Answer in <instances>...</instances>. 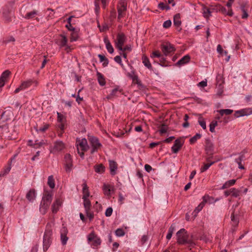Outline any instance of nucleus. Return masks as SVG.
I'll use <instances>...</instances> for the list:
<instances>
[{
    "label": "nucleus",
    "instance_id": "f257e3e1",
    "mask_svg": "<svg viewBox=\"0 0 252 252\" xmlns=\"http://www.w3.org/2000/svg\"><path fill=\"white\" fill-rule=\"evenodd\" d=\"M52 229L51 225L48 223L46 226V229L43 236V250L46 252L50 247L52 242Z\"/></svg>",
    "mask_w": 252,
    "mask_h": 252
},
{
    "label": "nucleus",
    "instance_id": "f03ea898",
    "mask_svg": "<svg viewBox=\"0 0 252 252\" xmlns=\"http://www.w3.org/2000/svg\"><path fill=\"white\" fill-rule=\"evenodd\" d=\"M13 112L11 110L4 111L1 115L0 119V128H7V124L5 122L8 120L11 119L13 117Z\"/></svg>",
    "mask_w": 252,
    "mask_h": 252
},
{
    "label": "nucleus",
    "instance_id": "7ed1b4c3",
    "mask_svg": "<svg viewBox=\"0 0 252 252\" xmlns=\"http://www.w3.org/2000/svg\"><path fill=\"white\" fill-rule=\"evenodd\" d=\"M32 85H34L35 87L37 86L38 82L37 80L33 79H29L25 81H23L20 86L17 88L15 91L14 93L17 94L20 91L24 90L30 87Z\"/></svg>",
    "mask_w": 252,
    "mask_h": 252
},
{
    "label": "nucleus",
    "instance_id": "20e7f679",
    "mask_svg": "<svg viewBox=\"0 0 252 252\" xmlns=\"http://www.w3.org/2000/svg\"><path fill=\"white\" fill-rule=\"evenodd\" d=\"M78 153L81 157H83L84 154L83 151H87L88 149L87 141L85 138L76 141Z\"/></svg>",
    "mask_w": 252,
    "mask_h": 252
},
{
    "label": "nucleus",
    "instance_id": "39448f33",
    "mask_svg": "<svg viewBox=\"0 0 252 252\" xmlns=\"http://www.w3.org/2000/svg\"><path fill=\"white\" fill-rule=\"evenodd\" d=\"M89 243L93 242L92 246L94 249L97 248L98 246L100 245L101 241L94 231L90 233L87 237Z\"/></svg>",
    "mask_w": 252,
    "mask_h": 252
},
{
    "label": "nucleus",
    "instance_id": "423d86ee",
    "mask_svg": "<svg viewBox=\"0 0 252 252\" xmlns=\"http://www.w3.org/2000/svg\"><path fill=\"white\" fill-rule=\"evenodd\" d=\"M127 9V5L125 0H121L117 6L118 9V19L120 20L124 18L126 14V11Z\"/></svg>",
    "mask_w": 252,
    "mask_h": 252
},
{
    "label": "nucleus",
    "instance_id": "0eeeda50",
    "mask_svg": "<svg viewBox=\"0 0 252 252\" xmlns=\"http://www.w3.org/2000/svg\"><path fill=\"white\" fill-rule=\"evenodd\" d=\"M177 242L180 244L188 243V235L187 231L184 228L180 229L177 232Z\"/></svg>",
    "mask_w": 252,
    "mask_h": 252
},
{
    "label": "nucleus",
    "instance_id": "6e6552de",
    "mask_svg": "<svg viewBox=\"0 0 252 252\" xmlns=\"http://www.w3.org/2000/svg\"><path fill=\"white\" fill-rule=\"evenodd\" d=\"M89 142L92 149L91 150V153L93 154L94 152H96L101 147V144L99 142V140L97 138L94 136H91L89 139Z\"/></svg>",
    "mask_w": 252,
    "mask_h": 252
},
{
    "label": "nucleus",
    "instance_id": "1a4fd4ad",
    "mask_svg": "<svg viewBox=\"0 0 252 252\" xmlns=\"http://www.w3.org/2000/svg\"><path fill=\"white\" fill-rule=\"evenodd\" d=\"M126 37L125 34L123 32L118 33L117 38L115 40L116 47L119 50H122L124 43L126 41Z\"/></svg>",
    "mask_w": 252,
    "mask_h": 252
},
{
    "label": "nucleus",
    "instance_id": "9d476101",
    "mask_svg": "<svg viewBox=\"0 0 252 252\" xmlns=\"http://www.w3.org/2000/svg\"><path fill=\"white\" fill-rule=\"evenodd\" d=\"M72 159L70 154H66L64 156V167L66 172H70L72 169Z\"/></svg>",
    "mask_w": 252,
    "mask_h": 252
},
{
    "label": "nucleus",
    "instance_id": "9b49d317",
    "mask_svg": "<svg viewBox=\"0 0 252 252\" xmlns=\"http://www.w3.org/2000/svg\"><path fill=\"white\" fill-rule=\"evenodd\" d=\"M161 50L165 56L175 51V49L174 46L169 42L163 44L161 46Z\"/></svg>",
    "mask_w": 252,
    "mask_h": 252
},
{
    "label": "nucleus",
    "instance_id": "f8f14e48",
    "mask_svg": "<svg viewBox=\"0 0 252 252\" xmlns=\"http://www.w3.org/2000/svg\"><path fill=\"white\" fill-rule=\"evenodd\" d=\"M67 42V38L65 35L63 34L59 35L56 43L59 45L60 48H63L66 45Z\"/></svg>",
    "mask_w": 252,
    "mask_h": 252
},
{
    "label": "nucleus",
    "instance_id": "ddd939ff",
    "mask_svg": "<svg viewBox=\"0 0 252 252\" xmlns=\"http://www.w3.org/2000/svg\"><path fill=\"white\" fill-rule=\"evenodd\" d=\"M68 230L66 227H63L61 229V239L63 245H65L68 241V238L67 236Z\"/></svg>",
    "mask_w": 252,
    "mask_h": 252
},
{
    "label": "nucleus",
    "instance_id": "4468645a",
    "mask_svg": "<svg viewBox=\"0 0 252 252\" xmlns=\"http://www.w3.org/2000/svg\"><path fill=\"white\" fill-rule=\"evenodd\" d=\"M184 142L180 139H176L174 144L171 148L172 151L173 153H177L183 145Z\"/></svg>",
    "mask_w": 252,
    "mask_h": 252
},
{
    "label": "nucleus",
    "instance_id": "2eb2a0df",
    "mask_svg": "<svg viewBox=\"0 0 252 252\" xmlns=\"http://www.w3.org/2000/svg\"><path fill=\"white\" fill-rule=\"evenodd\" d=\"M180 19L181 16L179 13L176 14L174 16L173 24L179 32H180L182 30V28L180 27V26L182 23Z\"/></svg>",
    "mask_w": 252,
    "mask_h": 252
},
{
    "label": "nucleus",
    "instance_id": "dca6fc26",
    "mask_svg": "<svg viewBox=\"0 0 252 252\" xmlns=\"http://www.w3.org/2000/svg\"><path fill=\"white\" fill-rule=\"evenodd\" d=\"M64 148V144L62 141H57L55 142L52 149L53 152H60Z\"/></svg>",
    "mask_w": 252,
    "mask_h": 252
},
{
    "label": "nucleus",
    "instance_id": "f3484780",
    "mask_svg": "<svg viewBox=\"0 0 252 252\" xmlns=\"http://www.w3.org/2000/svg\"><path fill=\"white\" fill-rule=\"evenodd\" d=\"M52 196L53 195L51 193L45 192L43 194L41 202L50 205L52 200Z\"/></svg>",
    "mask_w": 252,
    "mask_h": 252
},
{
    "label": "nucleus",
    "instance_id": "a211bd4d",
    "mask_svg": "<svg viewBox=\"0 0 252 252\" xmlns=\"http://www.w3.org/2000/svg\"><path fill=\"white\" fill-rule=\"evenodd\" d=\"M109 168L110 170V174L112 175H115L116 174V171L118 168V164L114 160H109Z\"/></svg>",
    "mask_w": 252,
    "mask_h": 252
},
{
    "label": "nucleus",
    "instance_id": "6ab92c4d",
    "mask_svg": "<svg viewBox=\"0 0 252 252\" xmlns=\"http://www.w3.org/2000/svg\"><path fill=\"white\" fill-rule=\"evenodd\" d=\"M26 198L30 202H33L36 197V192L34 189H31L26 194Z\"/></svg>",
    "mask_w": 252,
    "mask_h": 252
},
{
    "label": "nucleus",
    "instance_id": "aec40b11",
    "mask_svg": "<svg viewBox=\"0 0 252 252\" xmlns=\"http://www.w3.org/2000/svg\"><path fill=\"white\" fill-rule=\"evenodd\" d=\"M205 150L208 154H211L214 150V145L209 139H207L205 142Z\"/></svg>",
    "mask_w": 252,
    "mask_h": 252
},
{
    "label": "nucleus",
    "instance_id": "412c9836",
    "mask_svg": "<svg viewBox=\"0 0 252 252\" xmlns=\"http://www.w3.org/2000/svg\"><path fill=\"white\" fill-rule=\"evenodd\" d=\"M190 57L189 55H187L184 56L183 58H182L180 60H179L176 63V65L177 66H181L186 64L189 63L190 61Z\"/></svg>",
    "mask_w": 252,
    "mask_h": 252
},
{
    "label": "nucleus",
    "instance_id": "4be33fe9",
    "mask_svg": "<svg viewBox=\"0 0 252 252\" xmlns=\"http://www.w3.org/2000/svg\"><path fill=\"white\" fill-rule=\"evenodd\" d=\"M61 204L62 201L60 199H57L55 200L52 206V211L53 213H56L58 212Z\"/></svg>",
    "mask_w": 252,
    "mask_h": 252
},
{
    "label": "nucleus",
    "instance_id": "5701e85b",
    "mask_svg": "<svg viewBox=\"0 0 252 252\" xmlns=\"http://www.w3.org/2000/svg\"><path fill=\"white\" fill-rule=\"evenodd\" d=\"M203 201H202L194 210L193 213H194V217H195L197 214L203 209L207 202L205 196L203 197Z\"/></svg>",
    "mask_w": 252,
    "mask_h": 252
},
{
    "label": "nucleus",
    "instance_id": "b1692460",
    "mask_svg": "<svg viewBox=\"0 0 252 252\" xmlns=\"http://www.w3.org/2000/svg\"><path fill=\"white\" fill-rule=\"evenodd\" d=\"M82 187H83L82 191H83V193L82 198L83 199L88 198V197L90 196V192L89 190L88 187L87 186V183L85 181L82 184Z\"/></svg>",
    "mask_w": 252,
    "mask_h": 252
},
{
    "label": "nucleus",
    "instance_id": "393cba45",
    "mask_svg": "<svg viewBox=\"0 0 252 252\" xmlns=\"http://www.w3.org/2000/svg\"><path fill=\"white\" fill-rule=\"evenodd\" d=\"M103 40L108 52L110 54L113 53L114 52V49L107 37H105Z\"/></svg>",
    "mask_w": 252,
    "mask_h": 252
},
{
    "label": "nucleus",
    "instance_id": "a878e982",
    "mask_svg": "<svg viewBox=\"0 0 252 252\" xmlns=\"http://www.w3.org/2000/svg\"><path fill=\"white\" fill-rule=\"evenodd\" d=\"M96 76L99 84L101 86H104L106 84L104 76L99 72H96Z\"/></svg>",
    "mask_w": 252,
    "mask_h": 252
},
{
    "label": "nucleus",
    "instance_id": "bb28decb",
    "mask_svg": "<svg viewBox=\"0 0 252 252\" xmlns=\"http://www.w3.org/2000/svg\"><path fill=\"white\" fill-rule=\"evenodd\" d=\"M142 63L144 64V65L147 67L148 69L152 70V66L151 63H150V62L148 59V58L143 55L142 58Z\"/></svg>",
    "mask_w": 252,
    "mask_h": 252
},
{
    "label": "nucleus",
    "instance_id": "cd10ccee",
    "mask_svg": "<svg viewBox=\"0 0 252 252\" xmlns=\"http://www.w3.org/2000/svg\"><path fill=\"white\" fill-rule=\"evenodd\" d=\"M49 205L47 204V203H43L42 202H41L40 208H39V211L42 214L44 215L47 212V210L49 208Z\"/></svg>",
    "mask_w": 252,
    "mask_h": 252
},
{
    "label": "nucleus",
    "instance_id": "c85d7f7f",
    "mask_svg": "<svg viewBox=\"0 0 252 252\" xmlns=\"http://www.w3.org/2000/svg\"><path fill=\"white\" fill-rule=\"evenodd\" d=\"M94 169L95 172L99 174L103 173L105 171V167L102 164L95 165Z\"/></svg>",
    "mask_w": 252,
    "mask_h": 252
},
{
    "label": "nucleus",
    "instance_id": "c756f323",
    "mask_svg": "<svg viewBox=\"0 0 252 252\" xmlns=\"http://www.w3.org/2000/svg\"><path fill=\"white\" fill-rule=\"evenodd\" d=\"M98 57L99 58L100 62L102 63L103 66H107L109 63L108 60L104 56L101 54H99Z\"/></svg>",
    "mask_w": 252,
    "mask_h": 252
},
{
    "label": "nucleus",
    "instance_id": "7c9ffc66",
    "mask_svg": "<svg viewBox=\"0 0 252 252\" xmlns=\"http://www.w3.org/2000/svg\"><path fill=\"white\" fill-rule=\"evenodd\" d=\"M38 13V11L36 10H33V11L28 12L24 18L26 19H32Z\"/></svg>",
    "mask_w": 252,
    "mask_h": 252
},
{
    "label": "nucleus",
    "instance_id": "2f4dec72",
    "mask_svg": "<svg viewBox=\"0 0 252 252\" xmlns=\"http://www.w3.org/2000/svg\"><path fill=\"white\" fill-rule=\"evenodd\" d=\"M218 112L220 113V114L222 116L223 115H229L231 114L233 111L231 109H220L218 110Z\"/></svg>",
    "mask_w": 252,
    "mask_h": 252
},
{
    "label": "nucleus",
    "instance_id": "473e14b6",
    "mask_svg": "<svg viewBox=\"0 0 252 252\" xmlns=\"http://www.w3.org/2000/svg\"><path fill=\"white\" fill-rule=\"evenodd\" d=\"M11 170V166L9 165L6 167H5L0 173V177H4L7 175Z\"/></svg>",
    "mask_w": 252,
    "mask_h": 252
},
{
    "label": "nucleus",
    "instance_id": "72a5a7b5",
    "mask_svg": "<svg viewBox=\"0 0 252 252\" xmlns=\"http://www.w3.org/2000/svg\"><path fill=\"white\" fill-rule=\"evenodd\" d=\"M84 201V206L85 208V211L90 210L91 203L88 198L83 199Z\"/></svg>",
    "mask_w": 252,
    "mask_h": 252
},
{
    "label": "nucleus",
    "instance_id": "f704fd0d",
    "mask_svg": "<svg viewBox=\"0 0 252 252\" xmlns=\"http://www.w3.org/2000/svg\"><path fill=\"white\" fill-rule=\"evenodd\" d=\"M47 184L50 188L54 189L55 188V181L53 175L48 177Z\"/></svg>",
    "mask_w": 252,
    "mask_h": 252
},
{
    "label": "nucleus",
    "instance_id": "c9c22d12",
    "mask_svg": "<svg viewBox=\"0 0 252 252\" xmlns=\"http://www.w3.org/2000/svg\"><path fill=\"white\" fill-rule=\"evenodd\" d=\"M231 220L232 222V225L234 226H236L239 223V219L237 216L234 215V212L231 214Z\"/></svg>",
    "mask_w": 252,
    "mask_h": 252
},
{
    "label": "nucleus",
    "instance_id": "e433bc0d",
    "mask_svg": "<svg viewBox=\"0 0 252 252\" xmlns=\"http://www.w3.org/2000/svg\"><path fill=\"white\" fill-rule=\"evenodd\" d=\"M201 135L200 134L196 133L194 136H193L189 139L190 144H193L195 143L198 139L201 138Z\"/></svg>",
    "mask_w": 252,
    "mask_h": 252
},
{
    "label": "nucleus",
    "instance_id": "4c0bfd02",
    "mask_svg": "<svg viewBox=\"0 0 252 252\" xmlns=\"http://www.w3.org/2000/svg\"><path fill=\"white\" fill-rule=\"evenodd\" d=\"M215 163L214 161H212L210 162H208L207 163H205L204 164V166L200 168V172L201 173L205 172L212 165H213Z\"/></svg>",
    "mask_w": 252,
    "mask_h": 252
},
{
    "label": "nucleus",
    "instance_id": "58836bf2",
    "mask_svg": "<svg viewBox=\"0 0 252 252\" xmlns=\"http://www.w3.org/2000/svg\"><path fill=\"white\" fill-rule=\"evenodd\" d=\"M231 195L235 197H238L241 193V191L235 188L231 189Z\"/></svg>",
    "mask_w": 252,
    "mask_h": 252
},
{
    "label": "nucleus",
    "instance_id": "ea45409f",
    "mask_svg": "<svg viewBox=\"0 0 252 252\" xmlns=\"http://www.w3.org/2000/svg\"><path fill=\"white\" fill-rule=\"evenodd\" d=\"M198 122L203 129H206V122L202 117L198 118Z\"/></svg>",
    "mask_w": 252,
    "mask_h": 252
},
{
    "label": "nucleus",
    "instance_id": "a19ab883",
    "mask_svg": "<svg viewBox=\"0 0 252 252\" xmlns=\"http://www.w3.org/2000/svg\"><path fill=\"white\" fill-rule=\"evenodd\" d=\"M49 127V125L47 124H44L42 126L40 127L38 129L36 130V131L38 132H44L47 129H48Z\"/></svg>",
    "mask_w": 252,
    "mask_h": 252
},
{
    "label": "nucleus",
    "instance_id": "79ce46f5",
    "mask_svg": "<svg viewBox=\"0 0 252 252\" xmlns=\"http://www.w3.org/2000/svg\"><path fill=\"white\" fill-rule=\"evenodd\" d=\"M218 125V122L216 121H213L210 124V131L211 132H215V127Z\"/></svg>",
    "mask_w": 252,
    "mask_h": 252
},
{
    "label": "nucleus",
    "instance_id": "37998d69",
    "mask_svg": "<svg viewBox=\"0 0 252 252\" xmlns=\"http://www.w3.org/2000/svg\"><path fill=\"white\" fill-rule=\"evenodd\" d=\"M241 9L242 11V18L246 19L248 17V14L247 13V10L245 9V7L244 5H242L241 6Z\"/></svg>",
    "mask_w": 252,
    "mask_h": 252
},
{
    "label": "nucleus",
    "instance_id": "c03bdc74",
    "mask_svg": "<svg viewBox=\"0 0 252 252\" xmlns=\"http://www.w3.org/2000/svg\"><path fill=\"white\" fill-rule=\"evenodd\" d=\"M73 32L71 34V36L70 38V42L75 41L78 39V35L76 32L72 31Z\"/></svg>",
    "mask_w": 252,
    "mask_h": 252
},
{
    "label": "nucleus",
    "instance_id": "a18cd8bd",
    "mask_svg": "<svg viewBox=\"0 0 252 252\" xmlns=\"http://www.w3.org/2000/svg\"><path fill=\"white\" fill-rule=\"evenodd\" d=\"M115 234L118 237H121L125 235V233L124 230L122 228H118L115 231Z\"/></svg>",
    "mask_w": 252,
    "mask_h": 252
},
{
    "label": "nucleus",
    "instance_id": "49530a36",
    "mask_svg": "<svg viewBox=\"0 0 252 252\" xmlns=\"http://www.w3.org/2000/svg\"><path fill=\"white\" fill-rule=\"evenodd\" d=\"M119 92L120 93L121 92V90L119 89V87H116L115 89H113L111 91V93L109 96V97L110 98L111 96L117 95V93Z\"/></svg>",
    "mask_w": 252,
    "mask_h": 252
},
{
    "label": "nucleus",
    "instance_id": "de8ad7c7",
    "mask_svg": "<svg viewBox=\"0 0 252 252\" xmlns=\"http://www.w3.org/2000/svg\"><path fill=\"white\" fill-rule=\"evenodd\" d=\"M10 74V72L8 70L4 71L1 74L0 78H2L4 81H6L7 78L9 76Z\"/></svg>",
    "mask_w": 252,
    "mask_h": 252
},
{
    "label": "nucleus",
    "instance_id": "09e8293b",
    "mask_svg": "<svg viewBox=\"0 0 252 252\" xmlns=\"http://www.w3.org/2000/svg\"><path fill=\"white\" fill-rule=\"evenodd\" d=\"M203 10V14L205 17L208 18L211 15V11H210V9L209 8L205 7L204 8Z\"/></svg>",
    "mask_w": 252,
    "mask_h": 252
},
{
    "label": "nucleus",
    "instance_id": "8fccbe9b",
    "mask_svg": "<svg viewBox=\"0 0 252 252\" xmlns=\"http://www.w3.org/2000/svg\"><path fill=\"white\" fill-rule=\"evenodd\" d=\"M242 110L244 112V116H248L251 114H252V108L243 109Z\"/></svg>",
    "mask_w": 252,
    "mask_h": 252
},
{
    "label": "nucleus",
    "instance_id": "3c124183",
    "mask_svg": "<svg viewBox=\"0 0 252 252\" xmlns=\"http://www.w3.org/2000/svg\"><path fill=\"white\" fill-rule=\"evenodd\" d=\"M234 116L236 118L244 116V112L243 111L242 109L236 111L234 113Z\"/></svg>",
    "mask_w": 252,
    "mask_h": 252
},
{
    "label": "nucleus",
    "instance_id": "603ef678",
    "mask_svg": "<svg viewBox=\"0 0 252 252\" xmlns=\"http://www.w3.org/2000/svg\"><path fill=\"white\" fill-rule=\"evenodd\" d=\"M171 21L170 20H168L165 21L163 24V28L165 29L169 28L171 26Z\"/></svg>",
    "mask_w": 252,
    "mask_h": 252
},
{
    "label": "nucleus",
    "instance_id": "864d4df0",
    "mask_svg": "<svg viewBox=\"0 0 252 252\" xmlns=\"http://www.w3.org/2000/svg\"><path fill=\"white\" fill-rule=\"evenodd\" d=\"M160 57H161V55L159 53V52L158 51H155V52H153L152 54L151 55V57L152 58H155V57L159 58Z\"/></svg>",
    "mask_w": 252,
    "mask_h": 252
},
{
    "label": "nucleus",
    "instance_id": "5fc2aeb1",
    "mask_svg": "<svg viewBox=\"0 0 252 252\" xmlns=\"http://www.w3.org/2000/svg\"><path fill=\"white\" fill-rule=\"evenodd\" d=\"M245 156L244 154H241L239 157L235 159V161L238 164L241 163L242 161L244 159Z\"/></svg>",
    "mask_w": 252,
    "mask_h": 252
},
{
    "label": "nucleus",
    "instance_id": "6e6d98bb",
    "mask_svg": "<svg viewBox=\"0 0 252 252\" xmlns=\"http://www.w3.org/2000/svg\"><path fill=\"white\" fill-rule=\"evenodd\" d=\"M103 190L105 195H109L110 194V189L109 186L104 185Z\"/></svg>",
    "mask_w": 252,
    "mask_h": 252
},
{
    "label": "nucleus",
    "instance_id": "4d7b16f0",
    "mask_svg": "<svg viewBox=\"0 0 252 252\" xmlns=\"http://www.w3.org/2000/svg\"><path fill=\"white\" fill-rule=\"evenodd\" d=\"M113 212V209L111 207L108 208L105 213V216L106 217H110L111 216Z\"/></svg>",
    "mask_w": 252,
    "mask_h": 252
},
{
    "label": "nucleus",
    "instance_id": "13d9d810",
    "mask_svg": "<svg viewBox=\"0 0 252 252\" xmlns=\"http://www.w3.org/2000/svg\"><path fill=\"white\" fill-rule=\"evenodd\" d=\"M87 216L89 218L90 220H92L94 218V213L92 212H90V210L88 211H85Z\"/></svg>",
    "mask_w": 252,
    "mask_h": 252
},
{
    "label": "nucleus",
    "instance_id": "bf43d9fd",
    "mask_svg": "<svg viewBox=\"0 0 252 252\" xmlns=\"http://www.w3.org/2000/svg\"><path fill=\"white\" fill-rule=\"evenodd\" d=\"M235 182L236 180L234 179H232L226 182L225 184H227V188H229V187L234 185Z\"/></svg>",
    "mask_w": 252,
    "mask_h": 252
},
{
    "label": "nucleus",
    "instance_id": "052dcab7",
    "mask_svg": "<svg viewBox=\"0 0 252 252\" xmlns=\"http://www.w3.org/2000/svg\"><path fill=\"white\" fill-rule=\"evenodd\" d=\"M114 60L116 62L119 63L121 66L123 65V64L122 63V59L121 57L120 56H117L114 58Z\"/></svg>",
    "mask_w": 252,
    "mask_h": 252
},
{
    "label": "nucleus",
    "instance_id": "680f3d73",
    "mask_svg": "<svg viewBox=\"0 0 252 252\" xmlns=\"http://www.w3.org/2000/svg\"><path fill=\"white\" fill-rule=\"evenodd\" d=\"M57 115H58V121L59 123H63V115L59 112H57Z\"/></svg>",
    "mask_w": 252,
    "mask_h": 252
},
{
    "label": "nucleus",
    "instance_id": "e2e57ef3",
    "mask_svg": "<svg viewBox=\"0 0 252 252\" xmlns=\"http://www.w3.org/2000/svg\"><path fill=\"white\" fill-rule=\"evenodd\" d=\"M65 27L70 31H74L75 30L74 28H73L71 23H67V24L66 25Z\"/></svg>",
    "mask_w": 252,
    "mask_h": 252
},
{
    "label": "nucleus",
    "instance_id": "0e129e2a",
    "mask_svg": "<svg viewBox=\"0 0 252 252\" xmlns=\"http://www.w3.org/2000/svg\"><path fill=\"white\" fill-rule=\"evenodd\" d=\"M64 50L66 53H69L72 51V48L70 46L67 45L66 44V45H65L64 47Z\"/></svg>",
    "mask_w": 252,
    "mask_h": 252
},
{
    "label": "nucleus",
    "instance_id": "69168bd1",
    "mask_svg": "<svg viewBox=\"0 0 252 252\" xmlns=\"http://www.w3.org/2000/svg\"><path fill=\"white\" fill-rule=\"evenodd\" d=\"M198 85L201 87H205L207 85V81H202L199 83Z\"/></svg>",
    "mask_w": 252,
    "mask_h": 252
},
{
    "label": "nucleus",
    "instance_id": "338daca9",
    "mask_svg": "<svg viewBox=\"0 0 252 252\" xmlns=\"http://www.w3.org/2000/svg\"><path fill=\"white\" fill-rule=\"evenodd\" d=\"M144 168L145 170L148 172H150L152 170V167L149 164H145Z\"/></svg>",
    "mask_w": 252,
    "mask_h": 252
},
{
    "label": "nucleus",
    "instance_id": "774afa93",
    "mask_svg": "<svg viewBox=\"0 0 252 252\" xmlns=\"http://www.w3.org/2000/svg\"><path fill=\"white\" fill-rule=\"evenodd\" d=\"M159 61L160 62V64L162 66L164 65V62L165 61V58L161 55V57H159Z\"/></svg>",
    "mask_w": 252,
    "mask_h": 252
}]
</instances>
